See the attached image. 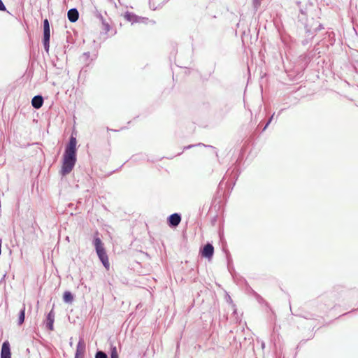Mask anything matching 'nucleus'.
<instances>
[{
    "label": "nucleus",
    "mask_w": 358,
    "mask_h": 358,
    "mask_svg": "<svg viewBox=\"0 0 358 358\" xmlns=\"http://www.w3.org/2000/svg\"><path fill=\"white\" fill-rule=\"evenodd\" d=\"M6 10L4 4L3 3L2 1L0 0V10L5 11Z\"/></svg>",
    "instance_id": "nucleus-20"
},
{
    "label": "nucleus",
    "mask_w": 358,
    "mask_h": 358,
    "mask_svg": "<svg viewBox=\"0 0 358 358\" xmlns=\"http://www.w3.org/2000/svg\"><path fill=\"white\" fill-rule=\"evenodd\" d=\"M93 243H94L96 254H97L100 261L102 262L104 267L106 269H108L109 266H110V264L108 262V255L106 252V250H105V248L103 247V244L101 240L99 237H95L94 239Z\"/></svg>",
    "instance_id": "nucleus-2"
},
{
    "label": "nucleus",
    "mask_w": 358,
    "mask_h": 358,
    "mask_svg": "<svg viewBox=\"0 0 358 358\" xmlns=\"http://www.w3.org/2000/svg\"><path fill=\"white\" fill-rule=\"evenodd\" d=\"M43 38H50V24L47 19L43 21Z\"/></svg>",
    "instance_id": "nucleus-10"
},
{
    "label": "nucleus",
    "mask_w": 358,
    "mask_h": 358,
    "mask_svg": "<svg viewBox=\"0 0 358 358\" xmlns=\"http://www.w3.org/2000/svg\"><path fill=\"white\" fill-rule=\"evenodd\" d=\"M180 215L178 213L171 215L169 218V224L173 227L178 226L180 224Z\"/></svg>",
    "instance_id": "nucleus-8"
},
{
    "label": "nucleus",
    "mask_w": 358,
    "mask_h": 358,
    "mask_svg": "<svg viewBox=\"0 0 358 358\" xmlns=\"http://www.w3.org/2000/svg\"><path fill=\"white\" fill-rule=\"evenodd\" d=\"M134 15L131 13H126L125 14V18L129 21H132L134 18Z\"/></svg>",
    "instance_id": "nucleus-17"
},
{
    "label": "nucleus",
    "mask_w": 358,
    "mask_h": 358,
    "mask_svg": "<svg viewBox=\"0 0 358 358\" xmlns=\"http://www.w3.org/2000/svg\"><path fill=\"white\" fill-rule=\"evenodd\" d=\"M95 358H108L106 354L102 351H98L96 353Z\"/></svg>",
    "instance_id": "nucleus-15"
},
{
    "label": "nucleus",
    "mask_w": 358,
    "mask_h": 358,
    "mask_svg": "<svg viewBox=\"0 0 358 358\" xmlns=\"http://www.w3.org/2000/svg\"><path fill=\"white\" fill-rule=\"evenodd\" d=\"M43 103V99L40 95L35 96L31 100V104L34 108L38 109L40 108Z\"/></svg>",
    "instance_id": "nucleus-9"
},
{
    "label": "nucleus",
    "mask_w": 358,
    "mask_h": 358,
    "mask_svg": "<svg viewBox=\"0 0 358 358\" xmlns=\"http://www.w3.org/2000/svg\"><path fill=\"white\" fill-rule=\"evenodd\" d=\"M68 19L71 22H75L78 20L79 13L76 8H71L67 13Z\"/></svg>",
    "instance_id": "nucleus-6"
},
{
    "label": "nucleus",
    "mask_w": 358,
    "mask_h": 358,
    "mask_svg": "<svg viewBox=\"0 0 358 358\" xmlns=\"http://www.w3.org/2000/svg\"><path fill=\"white\" fill-rule=\"evenodd\" d=\"M110 358H119L116 347H113L110 352Z\"/></svg>",
    "instance_id": "nucleus-14"
},
{
    "label": "nucleus",
    "mask_w": 358,
    "mask_h": 358,
    "mask_svg": "<svg viewBox=\"0 0 358 358\" xmlns=\"http://www.w3.org/2000/svg\"><path fill=\"white\" fill-rule=\"evenodd\" d=\"M24 316H25V305L24 304L22 308L21 309V310L19 313V318H18L19 325H21L24 322Z\"/></svg>",
    "instance_id": "nucleus-12"
},
{
    "label": "nucleus",
    "mask_w": 358,
    "mask_h": 358,
    "mask_svg": "<svg viewBox=\"0 0 358 358\" xmlns=\"http://www.w3.org/2000/svg\"><path fill=\"white\" fill-rule=\"evenodd\" d=\"M262 3V0H252L253 7L255 10H257Z\"/></svg>",
    "instance_id": "nucleus-16"
},
{
    "label": "nucleus",
    "mask_w": 358,
    "mask_h": 358,
    "mask_svg": "<svg viewBox=\"0 0 358 358\" xmlns=\"http://www.w3.org/2000/svg\"><path fill=\"white\" fill-rule=\"evenodd\" d=\"M76 138L73 136L70 138L69 142L66 147L63 156V164L61 170L62 176L69 174L73 169L76 162Z\"/></svg>",
    "instance_id": "nucleus-1"
},
{
    "label": "nucleus",
    "mask_w": 358,
    "mask_h": 358,
    "mask_svg": "<svg viewBox=\"0 0 358 358\" xmlns=\"http://www.w3.org/2000/svg\"><path fill=\"white\" fill-rule=\"evenodd\" d=\"M213 252H214L213 246L211 244L208 243L203 247V248L201 251V255L204 257L210 259L213 255Z\"/></svg>",
    "instance_id": "nucleus-4"
},
{
    "label": "nucleus",
    "mask_w": 358,
    "mask_h": 358,
    "mask_svg": "<svg viewBox=\"0 0 358 358\" xmlns=\"http://www.w3.org/2000/svg\"><path fill=\"white\" fill-rule=\"evenodd\" d=\"M63 299L66 303H71L73 300V296L70 292H65L63 296Z\"/></svg>",
    "instance_id": "nucleus-11"
},
{
    "label": "nucleus",
    "mask_w": 358,
    "mask_h": 358,
    "mask_svg": "<svg viewBox=\"0 0 358 358\" xmlns=\"http://www.w3.org/2000/svg\"><path fill=\"white\" fill-rule=\"evenodd\" d=\"M103 29L108 32L110 30V26L108 23L103 22Z\"/></svg>",
    "instance_id": "nucleus-18"
},
{
    "label": "nucleus",
    "mask_w": 358,
    "mask_h": 358,
    "mask_svg": "<svg viewBox=\"0 0 358 358\" xmlns=\"http://www.w3.org/2000/svg\"><path fill=\"white\" fill-rule=\"evenodd\" d=\"M85 352V343L83 340L80 339L77 345L75 357L83 358Z\"/></svg>",
    "instance_id": "nucleus-3"
},
{
    "label": "nucleus",
    "mask_w": 358,
    "mask_h": 358,
    "mask_svg": "<svg viewBox=\"0 0 358 358\" xmlns=\"http://www.w3.org/2000/svg\"><path fill=\"white\" fill-rule=\"evenodd\" d=\"M54 320H55V313L53 312V310H52L47 315V319H46V327L50 331L53 330Z\"/></svg>",
    "instance_id": "nucleus-7"
},
{
    "label": "nucleus",
    "mask_w": 358,
    "mask_h": 358,
    "mask_svg": "<svg viewBox=\"0 0 358 358\" xmlns=\"http://www.w3.org/2000/svg\"><path fill=\"white\" fill-rule=\"evenodd\" d=\"M43 45H44V48L46 50V52H48L49 47H50V38H43Z\"/></svg>",
    "instance_id": "nucleus-13"
},
{
    "label": "nucleus",
    "mask_w": 358,
    "mask_h": 358,
    "mask_svg": "<svg viewBox=\"0 0 358 358\" xmlns=\"http://www.w3.org/2000/svg\"><path fill=\"white\" fill-rule=\"evenodd\" d=\"M75 358H76V357H75Z\"/></svg>",
    "instance_id": "nucleus-21"
},
{
    "label": "nucleus",
    "mask_w": 358,
    "mask_h": 358,
    "mask_svg": "<svg viewBox=\"0 0 358 358\" xmlns=\"http://www.w3.org/2000/svg\"><path fill=\"white\" fill-rule=\"evenodd\" d=\"M1 358H11L10 345L8 341H5L2 345Z\"/></svg>",
    "instance_id": "nucleus-5"
},
{
    "label": "nucleus",
    "mask_w": 358,
    "mask_h": 358,
    "mask_svg": "<svg viewBox=\"0 0 358 358\" xmlns=\"http://www.w3.org/2000/svg\"><path fill=\"white\" fill-rule=\"evenodd\" d=\"M273 116H274V114L272 115V116L271 117V118L269 119V120L268 121V122L266 123V124L264 127L263 131H264L267 128L268 124L271 122V121L273 120Z\"/></svg>",
    "instance_id": "nucleus-19"
}]
</instances>
